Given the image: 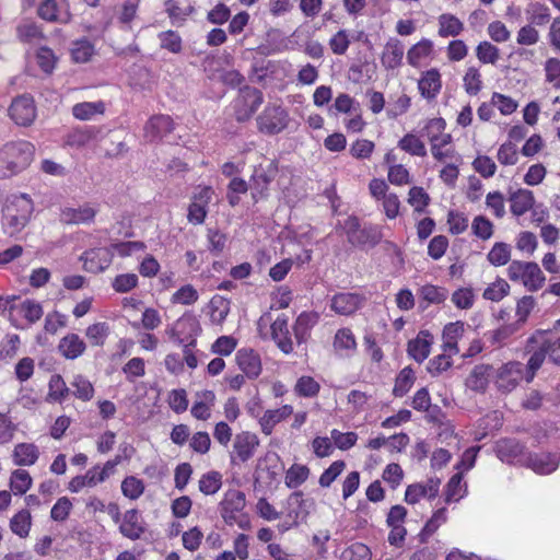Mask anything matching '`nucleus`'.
<instances>
[{
    "mask_svg": "<svg viewBox=\"0 0 560 560\" xmlns=\"http://www.w3.org/2000/svg\"><path fill=\"white\" fill-rule=\"evenodd\" d=\"M526 350L529 353L527 361L526 382L533 381L535 373L541 368L546 358L556 365H560V332L549 329H537L527 340Z\"/></svg>",
    "mask_w": 560,
    "mask_h": 560,
    "instance_id": "obj_1",
    "label": "nucleus"
},
{
    "mask_svg": "<svg viewBox=\"0 0 560 560\" xmlns=\"http://www.w3.org/2000/svg\"><path fill=\"white\" fill-rule=\"evenodd\" d=\"M34 145L24 140L7 142L0 148V178H10L25 168L33 160Z\"/></svg>",
    "mask_w": 560,
    "mask_h": 560,
    "instance_id": "obj_2",
    "label": "nucleus"
},
{
    "mask_svg": "<svg viewBox=\"0 0 560 560\" xmlns=\"http://www.w3.org/2000/svg\"><path fill=\"white\" fill-rule=\"evenodd\" d=\"M33 209V201L26 195L13 196L7 200L2 209V217L3 223L11 229V234L25 228Z\"/></svg>",
    "mask_w": 560,
    "mask_h": 560,
    "instance_id": "obj_3",
    "label": "nucleus"
},
{
    "mask_svg": "<svg viewBox=\"0 0 560 560\" xmlns=\"http://www.w3.org/2000/svg\"><path fill=\"white\" fill-rule=\"evenodd\" d=\"M508 273L511 280L521 281L532 292L542 288L546 281L540 267L534 261L513 260L508 268Z\"/></svg>",
    "mask_w": 560,
    "mask_h": 560,
    "instance_id": "obj_4",
    "label": "nucleus"
},
{
    "mask_svg": "<svg viewBox=\"0 0 560 560\" xmlns=\"http://www.w3.org/2000/svg\"><path fill=\"white\" fill-rule=\"evenodd\" d=\"M256 121L261 133L273 136L288 127L289 114L281 105H267Z\"/></svg>",
    "mask_w": 560,
    "mask_h": 560,
    "instance_id": "obj_5",
    "label": "nucleus"
},
{
    "mask_svg": "<svg viewBox=\"0 0 560 560\" xmlns=\"http://www.w3.org/2000/svg\"><path fill=\"white\" fill-rule=\"evenodd\" d=\"M278 172V162L276 160L255 167L250 184L252 198L255 203L260 199L267 198L269 185L276 178Z\"/></svg>",
    "mask_w": 560,
    "mask_h": 560,
    "instance_id": "obj_6",
    "label": "nucleus"
},
{
    "mask_svg": "<svg viewBox=\"0 0 560 560\" xmlns=\"http://www.w3.org/2000/svg\"><path fill=\"white\" fill-rule=\"evenodd\" d=\"M264 102L260 90L245 85L240 89L238 97L235 101V118L240 122L248 120Z\"/></svg>",
    "mask_w": 560,
    "mask_h": 560,
    "instance_id": "obj_7",
    "label": "nucleus"
},
{
    "mask_svg": "<svg viewBox=\"0 0 560 560\" xmlns=\"http://www.w3.org/2000/svg\"><path fill=\"white\" fill-rule=\"evenodd\" d=\"M9 115L16 125L31 126L36 118V106L33 96L23 94L13 98L9 107Z\"/></svg>",
    "mask_w": 560,
    "mask_h": 560,
    "instance_id": "obj_8",
    "label": "nucleus"
},
{
    "mask_svg": "<svg viewBox=\"0 0 560 560\" xmlns=\"http://www.w3.org/2000/svg\"><path fill=\"white\" fill-rule=\"evenodd\" d=\"M559 463L560 455L557 453H526L522 465L536 474L548 475L558 468Z\"/></svg>",
    "mask_w": 560,
    "mask_h": 560,
    "instance_id": "obj_9",
    "label": "nucleus"
},
{
    "mask_svg": "<svg viewBox=\"0 0 560 560\" xmlns=\"http://www.w3.org/2000/svg\"><path fill=\"white\" fill-rule=\"evenodd\" d=\"M174 120L165 114L153 115L144 126V138L150 142H156L173 132Z\"/></svg>",
    "mask_w": 560,
    "mask_h": 560,
    "instance_id": "obj_10",
    "label": "nucleus"
},
{
    "mask_svg": "<svg viewBox=\"0 0 560 560\" xmlns=\"http://www.w3.org/2000/svg\"><path fill=\"white\" fill-rule=\"evenodd\" d=\"M259 446V439L255 433L243 431L237 433L233 442V453L231 454L232 463H235V456L245 463L255 454Z\"/></svg>",
    "mask_w": 560,
    "mask_h": 560,
    "instance_id": "obj_11",
    "label": "nucleus"
},
{
    "mask_svg": "<svg viewBox=\"0 0 560 560\" xmlns=\"http://www.w3.org/2000/svg\"><path fill=\"white\" fill-rule=\"evenodd\" d=\"M246 505L245 493L238 490H229L222 502L221 516L224 522L229 525H233L236 522V515L241 513Z\"/></svg>",
    "mask_w": 560,
    "mask_h": 560,
    "instance_id": "obj_12",
    "label": "nucleus"
},
{
    "mask_svg": "<svg viewBox=\"0 0 560 560\" xmlns=\"http://www.w3.org/2000/svg\"><path fill=\"white\" fill-rule=\"evenodd\" d=\"M200 331V325L197 318L192 315H183L172 327L166 329L170 339L177 345H183L185 341L184 336H197Z\"/></svg>",
    "mask_w": 560,
    "mask_h": 560,
    "instance_id": "obj_13",
    "label": "nucleus"
},
{
    "mask_svg": "<svg viewBox=\"0 0 560 560\" xmlns=\"http://www.w3.org/2000/svg\"><path fill=\"white\" fill-rule=\"evenodd\" d=\"M279 460L280 458L276 453H267L264 457H260L256 466L255 481L262 480L267 485L276 481L282 470Z\"/></svg>",
    "mask_w": 560,
    "mask_h": 560,
    "instance_id": "obj_14",
    "label": "nucleus"
},
{
    "mask_svg": "<svg viewBox=\"0 0 560 560\" xmlns=\"http://www.w3.org/2000/svg\"><path fill=\"white\" fill-rule=\"evenodd\" d=\"M494 452L501 462L509 464H523L526 453L523 446L514 439H502L495 443Z\"/></svg>",
    "mask_w": 560,
    "mask_h": 560,
    "instance_id": "obj_15",
    "label": "nucleus"
},
{
    "mask_svg": "<svg viewBox=\"0 0 560 560\" xmlns=\"http://www.w3.org/2000/svg\"><path fill=\"white\" fill-rule=\"evenodd\" d=\"M83 267L93 273L103 272L112 262V253L107 248H93L86 250L83 256Z\"/></svg>",
    "mask_w": 560,
    "mask_h": 560,
    "instance_id": "obj_16",
    "label": "nucleus"
},
{
    "mask_svg": "<svg viewBox=\"0 0 560 560\" xmlns=\"http://www.w3.org/2000/svg\"><path fill=\"white\" fill-rule=\"evenodd\" d=\"M522 378V364L520 362L506 363L497 375L495 385L503 393L511 392Z\"/></svg>",
    "mask_w": 560,
    "mask_h": 560,
    "instance_id": "obj_17",
    "label": "nucleus"
},
{
    "mask_svg": "<svg viewBox=\"0 0 560 560\" xmlns=\"http://www.w3.org/2000/svg\"><path fill=\"white\" fill-rule=\"evenodd\" d=\"M238 368L248 378H256L261 373V361L253 349H240L235 355Z\"/></svg>",
    "mask_w": 560,
    "mask_h": 560,
    "instance_id": "obj_18",
    "label": "nucleus"
},
{
    "mask_svg": "<svg viewBox=\"0 0 560 560\" xmlns=\"http://www.w3.org/2000/svg\"><path fill=\"white\" fill-rule=\"evenodd\" d=\"M433 336L428 330H421L415 339L408 341L407 352L418 363L423 362L430 354Z\"/></svg>",
    "mask_w": 560,
    "mask_h": 560,
    "instance_id": "obj_19",
    "label": "nucleus"
},
{
    "mask_svg": "<svg viewBox=\"0 0 560 560\" xmlns=\"http://www.w3.org/2000/svg\"><path fill=\"white\" fill-rule=\"evenodd\" d=\"M271 336L279 349L289 354L293 351V342L288 328V318L284 315L278 316L271 324Z\"/></svg>",
    "mask_w": 560,
    "mask_h": 560,
    "instance_id": "obj_20",
    "label": "nucleus"
},
{
    "mask_svg": "<svg viewBox=\"0 0 560 560\" xmlns=\"http://www.w3.org/2000/svg\"><path fill=\"white\" fill-rule=\"evenodd\" d=\"M119 532L124 537L131 540H137L142 536L145 528L140 522V513L137 509L126 511Z\"/></svg>",
    "mask_w": 560,
    "mask_h": 560,
    "instance_id": "obj_21",
    "label": "nucleus"
},
{
    "mask_svg": "<svg viewBox=\"0 0 560 560\" xmlns=\"http://www.w3.org/2000/svg\"><path fill=\"white\" fill-rule=\"evenodd\" d=\"M362 296L357 293H338L331 300V308L340 315L353 314L362 304Z\"/></svg>",
    "mask_w": 560,
    "mask_h": 560,
    "instance_id": "obj_22",
    "label": "nucleus"
},
{
    "mask_svg": "<svg viewBox=\"0 0 560 560\" xmlns=\"http://www.w3.org/2000/svg\"><path fill=\"white\" fill-rule=\"evenodd\" d=\"M37 15L50 23H68L71 19L68 11L61 13L57 0H42L37 8Z\"/></svg>",
    "mask_w": 560,
    "mask_h": 560,
    "instance_id": "obj_23",
    "label": "nucleus"
},
{
    "mask_svg": "<svg viewBox=\"0 0 560 560\" xmlns=\"http://www.w3.org/2000/svg\"><path fill=\"white\" fill-rule=\"evenodd\" d=\"M382 237V230L378 225L368 224L362 226L349 243L355 247L368 246L372 248L381 243Z\"/></svg>",
    "mask_w": 560,
    "mask_h": 560,
    "instance_id": "obj_24",
    "label": "nucleus"
},
{
    "mask_svg": "<svg viewBox=\"0 0 560 560\" xmlns=\"http://www.w3.org/2000/svg\"><path fill=\"white\" fill-rule=\"evenodd\" d=\"M96 215V210L83 206L80 208H65L60 213V221L65 224H82L93 222Z\"/></svg>",
    "mask_w": 560,
    "mask_h": 560,
    "instance_id": "obj_25",
    "label": "nucleus"
},
{
    "mask_svg": "<svg viewBox=\"0 0 560 560\" xmlns=\"http://www.w3.org/2000/svg\"><path fill=\"white\" fill-rule=\"evenodd\" d=\"M86 349L85 342L77 334H68L60 339L58 350L69 360H74L82 355Z\"/></svg>",
    "mask_w": 560,
    "mask_h": 560,
    "instance_id": "obj_26",
    "label": "nucleus"
},
{
    "mask_svg": "<svg viewBox=\"0 0 560 560\" xmlns=\"http://www.w3.org/2000/svg\"><path fill=\"white\" fill-rule=\"evenodd\" d=\"M404 45L397 38H390L381 57V62L386 69H395L401 65Z\"/></svg>",
    "mask_w": 560,
    "mask_h": 560,
    "instance_id": "obj_27",
    "label": "nucleus"
},
{
    "mask_svg": "<svg viewBox=\"0 0 560 560\" xmlns=\"http://www.w3.org/2000/svg\"><path fill=\"white\" fill-rule=\"evenodd\" d=\"M418 88L423 97L435 98L442 88L440 72L436 69L428 70L419 80Z\"/></svg>",
    "mask_w": 560,
    "mask_h": 560,
    "instance_id": "obj_28",
    "label": "nucleus"
},
{
    "mask_svg": "<svg viewBox=\"0 0 560 560\" xmlns=\"http://www.w3.org/2000/svg\"><path fill=\"white\" fill-rule=\"evenodd\" d=\"M317 313L303 312L298 316L293 326V332L298 343L306 341L310 335V329L317 323Z\"/></svg>",
    "mask_w": 560,
    "mask_h": 560,
    "instance_id": "obj_29",
    "label": "nucleus"
},
{
    "mask_svg": "<svg viewBox=\"0 0 560 560\" xmlns=\"http://www.w3.org/2000/svg\"><path fill=\"white\" fill-rule=\"evenodd\" d=\"M39 456L37 446L33 443H20L13 451V460L18 466H31L36 463Z\"/></svg>",
    "mask_w": 560,
    "mask_h": 560,
    "instance_id": "obj_30",
    "label": "nucleus"
},
{
    "mask_svg": "<svg viewBox=\"0 0 560 560\" xmlns=\"http://www.w3.org/2000/svg\"><path fill=\"white\" fill-rule=\"evenodd\" d=\"M510 202L512 213L520 217L533 208L535 199L530 190L518 189L511 195Z\"/></svg>",
    "mask_w": 560,
    "mask_h": 560,
    "instance_id": "obj_31",
    "label": "nucleus"
},
{
    "mask_svg": "<svg viewBox=\"0 0 560 560\" xmlns=\"http://www.w3.org/2000/svg\"><path fill=\"white\" fill-rule=\"evenodd\" d=\"M98 133L100 129L92 126L75 128L68 135L67 142L71 147H84L92 140H95Z\"/></svg>",
    "mask_w": 560,
    "mask_h": 560,
    "instance_id": "obj_32",
    "label": "nucleus"
},
{
    "mask_svg": "<svg viewBox=\"0 0 560 560\" xmlns=\"http://www.w3.org/2000/svg\"><path fill=\"white\" fill-rule=\"evenodd\" d=\"M489 377L490 366L477 365L468 376L466 384L472 390L485 393L489 384Z\"/></svg>",
    "mask_w": 560,
    "mask_h": 560,
    "instance_id": "obj_33",
    "label": "nucleus"
},
{
    "mask_svg": "<svg viewBox=\"0 0 560 560\" xmlns=\"http://www.w3.org/2000/svg\"><path fill=\"white\" fill-rule=\"evenodd\" d=\"M32 526V516L28 510L19 511L10 520V529L12 533L18 535L21 538H25L30 534V529Z\"/></svg>",
    "mask_w": 560,
    "mask_h": 560,
    "instance_id": "obj_34",
    "label": "nucleus"
},
{
    "mask_svg": "<svg viewBox=\"0 0 560 560\" xmlns=\"http://www.w3.org/2000/svg\"><path fill=\"white\" fill-rule=\"evenodd\" d=\"M98 469L100 466L96 465L90 468L85 475L73 477L69 482L68 489L71 492H79L84 487H95L97 483L102 482L97 476Z\"/></svg>",
    "mask_w": 560,
    "mask_h": 560,
    "instance_id": "obj_35",
    "label": "nucleus"
},
{
    "mask_svg": "<svg viewBox=\"0 0 560 560\" xmlns=\"http://www.w3.org/2000/svg\"><path fill=\"white\" fill-rule=\"evenodd\" d=\"M416 381L415 372L411 366L404 368L395 380V386L393 388V395L395 397L405 396L412 387Z\"/></svg>",
    "mask_w": 560,
    "mask_h": 560,
    "instance_id": "obj_36",
    "label": "nucleus"
},
{
    "mask_svg": "<svg viewBox=\"0 0 560 560\" xmlns=\"http://www.w3.org/2000/svg\"><path fill=\"white\" fill-rule=\"evenodd\" d=\"M439 24V35L442 37L457 36L464 28L463 23L452 14H442Z\"/></svg>",
    "mask_w": 560,
    "mask_h": 560,
    "instance_id": "obj_37",
    "label": "nucleus"
},
{
    "mask_svg": "<svg viewBox=\"0 0 560 560\" xmlns=\"http://www.w3.org/2000/svg\"><path fill=\"white\" fill-rule=\"evenodd\" d=\"M320 385L312 376L303 375L298 378L294 392L300 397L312 398L318 395Z\"/></svg>",
    "mask_w": 560,
    "mask_h": 560,
    "instance_id": "obj_38",
    "label": "nucleus"
},
{
    "mask_svg": "<svg viewBox=\"0 0 560 560\" xmlns=\"http://www.w3.org/2000/svg\"><path fill=\"white\" fill-rule=\"evenodd\" d=\"M526 14L532 24L542 26L550 21V11L546 4L533 2L526 9Z\"/></svg>",
    "mask_w": 560,
    "mask_h": 560,
    "instance_id": "obj_39",
    "label": "nucleus"
},
{
    "mask_svg": "<svg viewBox=\"0 0 560 560\" xmlns=\"http://www.w3.org/2000/svg\"><path fill=\"white\" fill-rule=\"evenodd\" d=\"M398 147L405 152L416 155V156H425L427 150L424 143L415 135L407 133L404 136L399 142Z\"/></svg>",
    "mask_w": 560,
    "mask_h": 560,
    "instance_id": "obj_40",
    "label": "nucleus"
},
{
    "mask_svg": "<svg viewBox=\"0 0 560 560\" xmlns=\"http://www.w3.org/2000/svg\"><path fill=\"white\" fill-rule=\"evenodd\" d=\"M310 469L305 465H292L285 475V485L290 489H295L306 481Z\"/></svg>",
    "mask_w": 560,
    "mask_h": 560,
    "instance_id": "obj_41",
    "label": "nucleus"
},
{
    "mask_svg": "<svg viewBox=\"0 0 560 560\" xmlns=\"http://www.w3.org/2000/svg\"><path fill=\"white\" fill-rule=\"evenodd\" d=\"M32 486V477L28 471L24 469H16L12 472L10 479V488L14 492V494L22 495L26 493V491Z\"/></svg>",
    "mask_w": 560,
    "mask_h": 560,
    "instance_id": "obj_42",
    "label": "nucleus"
},
{
    "mask_svg": "<svg viewBox=\"0 0 560 560\" xmlns=\"http://www.w3.org/2000/svg\"><path fill=\"white\" fill-rule=\"evenodd\" d=\"M222 486V475L219 471H209L199 480V490L206 495L217 493Z\"/></svg>",
    "mask_w": 560,
    "mask_h": 560,
    "instance_id": "obj_43",
    "label": "nucleus"
},
{
    "mask_svg": "<svg viewBox=\"0 0 560 560\" xmlns=\"http://www.w3.org/2000/svg\"><path fill=\"white\" fill-rule=\"evenodd\" d=\"M104 112V103L103 102H83L78 103L72 107V114L75 118L81 120L90 119L95 114H102Z\"/></svg>",
    "mask_w": 560,
    "mask_h": 560,
    "instance_id": "obj_44",
    "label": "nucleus"
},
{
    "mask_svg": "<svg viewBox=\"0 0 560 560\" xmlns=\"http://www.w3.org/2000/svg\"><path fill=\"white\" fill-rule=\"evenodd\" d=\"M95 49L94 45L88 40L86 38L79 39L73 43V48L71 49L72 59L75 62H88L91 57L94 55Z\"/></svg>",
    "mask_w": 560,
    "mask_h": 560,
    "instance_id": "obj_45",
    "label": "nucleus"
},
{
    "mask_svg": "<svg viewBox=\"0 0 560 560\" xmlns=\"http://www.w3.org/2000/svg\"><path fill=\"white\" fill-rule=\"evenodd\" d=\"M211 319L214 323H222L230 312V301L221 295H214L210 301Z\"/></svg>",
    "mask_w": 560,
    "mask_h": 560,
    "instance_id": "obj_46",
    "label": "nucleus"
},
{
    "mask_svg": "<svg viewBox=\"0 0 560 560\" xmlns=\"http://www.w3.org/2000/svg\"><path fill=\"white\" fill-rule=\"evenodd\" d=\"M433 49V43L430 39H422L413 45L407 52L408 62L417 66L421 58L427 57Z\"/></svg>",
    "mask_w": 560,
    "mask_h": 560,
    "instance_id": "obj_47",
    "label": "nucleus"
},
{
    "mask_svg": "<svg viewBox=\"0 0 560 560\" xmlns=\"http://www.w3.org/2000/svg\"><path fill=\"white\" fill-rule=\"evenodd\" d=\"M160 46L173 54H179L183 49L180 36L175 31H165L159 34Z\"/></svg>",
    "mask_w": 560,
    "mask_h": 560,
    "instance_id": "obj_48",
    "label": "nucleus"
},
{
    "mask_svg": "<svg viewBox=\"0 0 560 560\" xmlns=\"http://www.w3.org/2000/svg\"><path fill=\"white\" fill-rule=\"evenodd\" d=\"M420 295L429 303L440 304L447 299L448 291L442 287L425 284L420 289Z\"/></svg>",
    "mask_w": 560,
    "mask_h": 560,
    "instance_id": "obj_49",
    "label": "nucleus"
},
{
    "mask_svg": "<svg viewBox=\"0 0 560 560\" xmlns=\"http://www.w3.org/2000/svg\"><path fill=\"white\" fill-rule=\"evenodd\" d=\"M16 35L23 43H31L34 39L44 37L42 28L34 22H25L18 25Z\"/></svg>",
    "mask_w": 560,
    "mask_h": 560,
    "instance_id": "obj_50",
    "label": "nucleus"
},
{
    "mask_svg": "<svg viewBox=\"0 0 560 560\" xmlns=\"http://www.w3.org/2000/svg\"><path fill=\"white\" fill-rule=\"evenodd\" d=\"M85 334L93 346H103L109 335V326L105 322L95 323L86 328Z\"/></svg>",
    "mask_w": 560,
    "mask_h": 560,
    "instance_id": "obj_51",
    "label": "nucleus"
},
{
    "mask_svg": "<svg viewBox=\"0 0 560 560\" xmlns=\"http://www.w3.org/2000/svg\"><path fill=\"white\" fill-rule=\"evenodd\" d=\"M122 494L131 500H136L144 492V485L142 480L128 476L121 482Z\"/></svg>",
    "mask_w": 560,
    "mask_h": 560,
    "instance_id": "obj_52",
    "label": "nucleus"
},
{
    "mask_svg": "<svg viewBox=\"0 0 560 560\" xmlns=\"http://www.w3.org/2000/svg\"><path fill=\"white\" fill-rule=\"evenodd\" d=\"M19 311L30 324L36 323L43 316L42 305L34 300L23 301L19 305Z\"/></svg>",
    "mask_w": 560,
    "mask_h": 560,
    "instance_id": "obj_53",
    "label": "nucleus"
},
{
    "mask_svg": "<svg viewBox=\"0 0 560 560\" xmlns=\"http://www.w3.org/2000/svg\"><path fill=\"white\" fill-rule=\"evenodd\" d=\"M198 298L197 290L191 284H186L173 293L171 301L174 304L191 305Z\"/></svg>",
    "mask_w": 560,
    "mask_h": 560,
    "instance_id": "obj_54",
    "label": "nucleus"
},
{
    "mask_svg": "<svg viewBox=\"0 0 560 560\" xmlns=\"http://www.w3.org/2000/svg\"><path fill=\"white\" fill-rule=\"evenodd\" d=\"M430 200V196L422 187L413 186L410 188L408 202L415 208L416 212H423Z\"/></svg>",
    "mask_w": 560,
    "mask_h": 560,
    "instance_id": "obj_55",
    "label": "nucleus"
},
{
    "mask_svg": "<svg viewBox=\"0 0 560 560\" xmlns=\"http://www.w3.org/2000/svg\"><path fill=\"white\" fill-rule=\"evenodd\" d=\"M334 347L336 350H355L357 341L351 329L341 328L337 330L334 338Z\"/></svg>",
    "mask_w": 560,
    "mask_h": 560,
    "instance_id": "obj_56",
    "label": "nucleus"
},
{
    "mask_svg": "<svg viewBox=\"0 0 560 560\" xmlns=\"http://www.w3.org/2000/svg\"><path fill=\"white\" fill-rule=\"evenodd\" d=\"M49 397L55 401H61L68 394L69 388L67 387L63 378L59 374H55L49 380Z\"/></svg>",
    "mask_w": 560,
    "mask_h": 560,
    "instance_id": "obj_57",
    "label": "nucleus"
},
{
    "mask_svg": "<svg viewBox=\"0 0 560 560\" xmlns=\"http://www.w3.org/2000/svg\"><path fill=\"white\" fill-rule=\"evenodd\" d=\"M346 464L343 460L334 462L325 471L320 475L318 483L323 488H328L337 479V477L343 471Z\"/></svg>",
    "mask_w": 560,
    "mask_h": 560,
    "instance_id": "obj_58",
    "label": "nucleus"
},
{
    "mask_svg": "<svg viewBox=\"0 0 560 560\" xmlns=\"http://www.w3.org/2000/svg\"><path fill=\"white\" fill-rule=\"evenodd\" d=\"M72 386L75 387L73 392L77 398H80L84 401L92 399L94 394L93 385L90 381L84 378L82 375H77L74 381L72 382Z\"/></svg>",
    "mask_w": 560,
    "mask_h": 560,
    "instance_id": "obj_59",
    "label": "nucleus"
},
{
    "mask_svg": "<svg viewBox=\"0 0 560 560\" xmlns=\"http://www.w3.org/2000/svg\"><path fill=\"white\" fill-rule=\"evenodd\" d=\"M72 510V502L67 497L59 498L50 511V517L56 522H63Z\"/></svg>",
    "mask_w": 560,
    "mask_h": 560,
    "instance_id": "obj_60",
    "label": "nucleus"
},
{
    "mask_svg": "<svg viewBox=\"0 0 560 560\" xmlns=\"http://www.w3.org/2000/svg\"><path fill=\"white\" fill-rule=\"evenodd\" d=\"M36 58H37V63H38L39 68L44 72H46V73L52 72V70L55 68V63H56V56H55L52 49L48 48L47 46L40 47L37 50Z\"/></svg>",
    "mask_w": 560,
    "mask_h": 560,
    "instance_id": "obj_61",
    "label": "nucleus"
},
{
    "mask_svg": "<svg viewBox=\"0 0 560 560\" xmlns=\"http://www.w3.org/2000/svg\"><path fill=\"white\" fill-rule=\"evenodd\" d=\"M330 435L331 439L334 440L335 445L342 451L351 448L358 440V434L355 432L342 433L337 429H334L330 432Z\"/></svg>",
    "mask_w": 560,
    "mask_h": 560,
    "instance_id": "obj_62",
    "label": "nucleus"
},
{
    "mask_svg": "<svg viewBox=\"0 0 560 560\" xmlns=\"http://www.w3.org/2000/svg\"><path fill=\"white\" fill-rule=\"evenodd\" d=\"M138 277L135 273L118 275L113 281V288L116 292L126 293L136 288Z\"/></svg>",
    "mask_w": 560,
    "mask_h": 560,
    "instance_id": "obj_63",
    "label": "nucleus"
},
{
    "mask_svg": "<svg viewBox=\"0 0 560 560\" xmlns=\"http://www.w3.org/2000/svg\"><path fill=\"white\" fill-rule=\"evenodd\" d=\"M329 47L336 55H343L350 46V39L346 30L338 31L330 39Z\"/></svg>",
    "mask_w": 560,
    "mask_h": 560,
    "instance_id": "obj_64",
    "label": "nucleus"
}]
</instances>
